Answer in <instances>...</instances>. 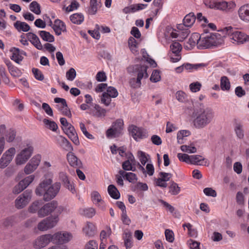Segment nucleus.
<instances>
[{
    "instance_id": "1",
    "label": "nucleus",
    "mask_w": 249,
    "mask_h": 249,
    "mask_svg": "<svg viewBox=\"0 0 249 249\" xmlns=\"http://www.w3.org/2000/svg\"><path fill=\"white\" fill-rule=\"evenodd\" d=\"M53 174L52 172H47L36 188V194L38 196H42L44 201H48L53 199L60 191L61 184L58 182L53 184Z\"/></svg>"
},
{
    "instance_id": "2",
    "label": "nucleus",
    "mask_w": 249,
    "mask_h": 249,
    "mask_svg": "<svg viewBox=\"0 0 249 249\" xmlns=\"http://www.w3.org/2000/svg\"><path fill=\"white\" fill-rule=\"evenodd\" d=\"M193 116L194 126L197 129H202L213 121L214 112L210 107H200L195 110Z\"/></svg>"
},
{
    "instance_id": "3",
    "label": "nucleus",
    "mask_w": 249,
    "mask_h": 249,
    "mask_svg": "<svg viewBox=\"0 0 249 249\" xmlns=\"http://www.w3.org/2000/svg\"><path fill=\"white\" fill-rule=\"evenodd\" d=\"M219 32L224 36H228L230 41L235 45H241L249 41V35L231 26L226 27Z\"/></svg>"
},
{
    "instance_id": "4",
    "label": "nucleus",
    "mask_w": 249,
    "mask_h": 249,
    "mask_svg": "<svg viewBox=\"0 0 249 249\" xmlns=\"http://www.w3.org/2000/svg\"><path fill=\"white\" fill-rule=\"evenodd\" d=\"M34 152V147L30 142L26 143L18 152L15 159V164L21 166L25 164Z\"/></svg>"
},
{
    "instance_id": "5",
    "label": "nucleus",
    "mask_w": 249,
    "mask_h": 249,
    "mask_svg": "<svg viewBox=\"0 0 249 249\" xmlns=\"http://www.w3.org/2000/svg\"><path fill=\"white\" fill-rule=\"evenodd\" d=\"M64 208L59 206L56 201H53L42 205L40 209L38 212V216L39 217H44L52 213H54V215H58L63 211Z\"/></svg>"
},
{
    "instance_id": "6",
    "label": "nucleus",
    "mask_w": 249,
    "mask_h": 249,
    "mask_svg": "<svg viewBox=\"0 0 249 249\" xmlns=\"http://www.w3.org/2000/svg\"><path fill=\"white\" fill-rule=\"evenodd\" d=\"M205 3L210 8L215 9L225 12H231L236 7L235 2L232 0L226 1L223 0H212L206 1Z\"/></svg>"
},
{
    "instance_id": "7",
    "label": "nucleus",
    "mask_w": 249,
    "mask_h": 249,
    "mask_svg": "<svg viewBox=\"0 0 249 249\" xmlns=\"http://www.w3.org/2000/svg\"><path fill=\"white\" fill-rule=\"evenodd\" d=\"M17 131L14 128L6 127L4 124H0V142L5 146L6 142L12 143L16 140Z\"/></svg>"
},
{
    "instance_id": "8",
    "label": "nucleus",
    "mask_w": 249,
    "mask_h": 249,
    "mask_svg": "<svg viewBox=\"0 0 249 249\" xmlns=\"http://www.w3.org/2000/svg\"><path fill=\"white\" fill-rule=\"evenodd\" d=\"M196 17L193 13H189L184 18L183 24H179L177 25L178 30L182 31V36L186 37L189 34V31L187 28L191 27L195 22Z\"/></svg>"
},
{
    "instance_id": "9",
    "label": "nucleus",
    "mask_w": 249,
    "mask_h": 249,
    "mask_svg": "<svg viewBox=\"0 0 249 249\" xmlns=\"http://www.w3.org/2000/svg\"><path fill=\"white\" fill-rule=\"evenodd\" d=\"M59 220L58 215H52L40 221L37 229L40 231H46L55 227Z\"/></svg>"
},
{
    "instance_id": "10",
    "label": "nucleus",
    "mask_w": 249,
    "mask_h": 249,
    "mask_svg": "<svg viewBox=\"0 0 249 249\" xmlns=\"http://www.w3.org/2000/svg\"><path fill=\"white\" fill-rule=\"evenodd\" d=\"M16 152V148L14 147H11L3 153L0 158V169H4L10 164L14 159Z\"/></svg>"
},
{
    "instance_id": "11",
    "label": "nucleus",
    "mask_w": 249,
    "mask_h": 249,
    "mask_svg": "<svg viewBox=\"0 0 249 249\" xmlns=\"http://www.w3.org/2000/svg\"><path fill=\"white\" fill-rule=\"evenodd\" d=\"M42 156L40 154L35 155L26 164L24 168V172L26 175H30L35 171L39 165Z\"/></svg>"
},
{
    "instance_id": "12",
    "label": "nucleus",
    "mask_w": 249,
    "mask_h": 249,
    "mask_svg": "<svg viewBox=\"0 0 249 249\" xmlns=\"http://www.w3.org/2000/svg\"><path fill=\"white\" fill-rule=\"evenodd\" d=\"M123 129V120L122 119H118L113 123L111 127L107 131V137L108 138L116 137L122 133Z\"/></svg>"
},
{
    "instance_id": "13",
    "label": "nucleus",
    "mask_w": 249,
    "mask_h": 249,
    "mask_svg": "<svg viewBox=\"0 0 249 249\" xmlns=\"http://www.w3.org/2000/svg\"><path fill=\"white\" fill-rule=\"evenodd\" d=\"M53 242L55 244H64L70 242L73 237L72 234L66 231H61L52 234Z\"/></svg>"
},
{
    "instance_id": "14",
    "label": "nucleus",
    "mask_w": 249,
    "mask_h": 249,
    "mask_svg": "<svg viewBox=\"0 0 249 249\" xmlns=\"http://www.w3.org/2000/svg\"><path fill=\"white\" fill-rule=\"evenodd\" d=\"M32 191L26 190L19 195L15 200V206L18 209H22L25 207L32 198Z\"/></svg>"
},
{
    "instance_id": "15",
    "label": "nucleus",
    "mask_w": 249,
    "mask_h": 249,
    "mask_svg": "<svg viewBox=\"0 0 249 249\" xmlns=\"http://www.w3.org/2000/svg\"><path fill=\"white\" fill-rule=\"evenodd\" d=\"M128 130L133 139L137 141L145 138L148 135V132L146 129L134 125H130L128 128Z\"/></svg>"
},
{
    "instance_id": "16",
    "label": "nucleus",
    "mask_w": 249,
    "mask_h": 249,
    "mask_svg": "<svg viewBox=\"0 0 249 249\" xmlns=\"http://www.w3.org/2000/svg\"><path fill=\"white\" fill-rule=\"evenodd\" d=\"M35 176L34 175H29L21 180L16 185L13 189V193L15 194H18L25 190L34 180Z\"/></svg>"
},
{
    "instance_id": "17",
    "label": "nucleus",
    "mask_w": 249,
    "mask_h": 249,
    "mask_svg": "<svg viewBox=\"0 0 249 249\" xmlns=\"http://www.w3.org/2000/svg\"><path fill=\"white\" fill-rule=\"evenodd\" d=\"M147 67L144 65H135L128 68V71H130L131 70H135L137 72V78L136 83L140 86L141 84V80L144 78H147L148 74L147 72Z\"/></svg>"
},
{
    "instance_id": "18",
    "label": "nucleus",
    "mask_w": 249,
    "mask_h": 249,
    "mask_svg": "<svg viewBox=\"0 0 249 249\" xmlns=\"http://www.w3.org/2000/svg\"><path fill=\"white\" fill-rule=\"evenodd\" d=\"M51 242H53L52 234H43L35 239L33 243V246L36 249H41L46 247Z\"/></svg>"
},
{
    "instance_id": "19",
    "label": "nucleus",
    "mask_w": 249,
    "mask_h": 249,
    "mask_svg": "<svg viewBox=\"0 0 249 249\" xmlns=\"http://www.w3.org/2000/svg\"><path fill=\"white\" fill-rule=\"evenodd\" d=\"M54 101L55 103H56L55 107L59 111H60L64 115H65L69 118L71 117V114L70 110L68 108L65 99L57 97L54 98Z\"/></svg>"
},
{
    "instance_id": "20",
    "label": "nucleus",
    "mask_w": 249,
    "mask_h": 249,
    "mask_svg": "<svg viewBox=\"0 0 249 249\" xmlns=\"http://www.w3.org/2000/svg\"><path fill=\"white\" fill-rule=\"evenodd\" d=\"M11 53L10 58L16 63L19 64L23 59V56L26 55V53L23 50L16 47L10 49Z\"/></svg>"
},
{
    "instance_id": "21",
    "label": "nucleus",
    "mask_w": 249,
    "mask_h": 249,
    "mask_svg": "<svg viewBox=\"0 0 249 249\" xmlns=\"http://www.w3.org/2000/svg\"><path fill=\"white\" fill-rule=\"evenodd\" d=\"M88 113L96 117H104L106 115V110L101 107L99 105L94 104L91 106Z\"/></svg>"
},
{
    "instance_id": "22",
    "label": "nucleus",
    "mask_w": 249,
    "mask_h": 249,
    "mask_svg": "<svg viewBox=\"0 0 249 249\" xmlns=\"http://www.w3.org/2000/svg\"><path fill=\"white\" fill-rule=\"evenodd\" d=\"M84 234L88 237H93L96 234L97 228L92 222H87L82 229Z\"/></svg>"
},
{
    "instance_id": "23",
    "label": "nucleus",
    "mask_w": 249,
    "mask_h": 249,
    "mask_svg": "<svg viewBox=\"0 0 249 249\" xmlns=\"http://www.w3.org/2000/svg\"><path fill=\"white\" fill-rule=\"evenodd\" d=\"M224 36L222 34L214 33L209 35L210 45L211 46H218L224 43L223 37Z\"/></svg>"
},
{
    "instance_id": "24",
    "label": "nucleus",
    "mask_w": 249,
    "mask_h": 249,
    "mask_svg": "<svg viewBox=\"0 0 249 249\" xmlns=\"http://www.w3.org/2000/svg\"><path fill=\"white\" fill-rule=\"evenodd\" d=\"M238 14L241 20L249 22V4L241 6L238 9Z\"/></svg>"
},
{
    "instance_id": "25",
    "label": "nucleus",
    "mask_w": 249,
    "mask_h": 249,
    "mask_svg": "<svg viewBox=\"0 0 249 249\" xmlns=\"http://www.w3.org/2000/svg\"><path fill=\"white\" fill-rule=\"evenodd\" d=\"M147 6V4H146L138 3L131 4L129 6L124 7L123 9V12L125 14L135 13L145 9Z\"/></svg>"
},
{
    "instance_id": "26",
    "label": "nucleus",
    "mask_w": 249,
    "mask_h": 249,
    "mask_svg": "<svg viewBox=\"0 0 249 249\" xmlns=\"http://www.w3.org/2000/svg\"><path fill=\"white\" fill-rule=\"evenodd\" d=\"M127 158V160L124 161L122 164L123 169L126 171H134L135 170V167H133L135 163L134 157L130 153L128 155Z\"/></svg>"
},
{
    "instance_id": "27",
    "label": "nucleus",
    "mask_w": 249,
    "mask_h": 249,
    "mask_svg": "<svg viewBox=\"0 0 249 249\" xmlns=\"http://www.w3.org/2000/svg\"><path fill=\"white\" fill-rule=\"evenodd\" d=\"M190 164L197 165H208V160L199 155H191Z\"/></svg>"
},
{
    "instance_id": "28",
    "label": "nucleus",
    "mask_w": 249,
    "mask_h": 249,
    "mask_svg": "<svg viewBox=\"0 0 249 249\" xmlns=\"http://www.w3.org/2000/svg\"><path fill=\"white\" fill-rule=\"evenodd\" d=\"M101 0H90L89 6L87 12L89 15H94L101 7Z\"/></svg>"
},
{
    "instance_id": "29",
    "label": "nucleus",
    "mask_w": 249,
    "mask_h": 249,
    "mask_svg": "<svg viewBox=\"0 0 249 249\" xmlns=\"http://www.w3.org/2000/svg\"><path fill=\"white\" fill-rule=\"evenodd\" d=\"M67 160L70 165L73 167L79 168L82 166V162L72 152L67 154Z\"/></svg>"
},
{
    "instance_id": "30",
    "label": "nucleus",
    "mask_w": 249,
    "mask_h": 249,
    "mask_svg": "<svg viewBox=\"0 0 249 249\" xmlns=\"http://www.w3.org/2000/svg\"><path fill=\"white\" fill-rule=\"evenodd\" d=\"M4 62L7 66L9 72L13 77H19L21 75V71L17 67L14 66L10 60L6 59Z\"/></svg>"
},
{
    "instance_id": "31",
    "label": "nucleus",
    "mask_w": 249,
    "mask_h": 249,
    "mask_svg": "<svg viewBox=\"0 0 249 249\" xmlns=\"http://www.w3.org/2000/svg\"><path fill=\"white\" fill-rule=\"evenodd\" d=\"M53 28L57 36L60 35L62 32L66 31V25L64 22L60 19L55 20Z\"/></svg>"
},
{
    "instance_id": "32",
    "label": "nucleus",
    "mask_w": 249,
    "mask_h": 249,
    "mask_svg": "<svg viewBox=\"0 0 249 249\" xmlns=\"http://www.w3.org/2000/svg\"><path fill=\"white\" fill-rule=\"evenodd\" d=\"M122 238L126 249H130L133 245L131 232L128 230H125L123 234Z\"/></svg>"
},
{
    "instance_id": "33",
    "label": "nucleus",
    "mask_w": 249,
    "mask_h": 249,
    "mask_svg": "<svg viewBox=\"0 0 249 249\" xmlns=\"http://www.w3.org/2000/svg\"><path fill=\"white\" fill-rule=\"evenodd\" d=\"M211 47L209 35L199 36L197 42V48L199 49H206Z\"/></svg>"
},
{
    "instance_id": "34",
    "label": "nucleus",
    "mask_w": 249,
    "mask_h": 249,
    "mask_svg": "<svg viewBox=\"0 0 249 249\" xmlns=\"http://www.w3.org/2000/svg\"><path fill=\"white\" fill-rule=\"evenodd\" d=\"M27 38L38 50L42 49V46L37 36L32 33H28L26 35Z\"/></svg>"
},
{
    "instance_id": "35",
    "label": "nucleus",
    "mask_w": 249,
    "mask_h": 249,
    "mask_svg": "<svg viewBox=\"0 0 249 249\" xmlns=\"http://www.w3.org/2000/svg\"><path fill=\"white\" fill-rule=\"evenodd\" d=\"M206 66V65L204 63H199L192 64L190 63H184L183 64V67L184 70L187 72H193L195 71L201 70Z\"/></svg>"
},
{
    "instance_id": "36",
    "label": "nucleus",
    "mask_w": 249,
    "mask_h": 249,
    "mask_svg": "<svg viewBox=\"0 0 249 249\" xmlns=\"http://www.w3.org/2000/svg\"><path fill=\"white\" fill-rule=\"evenodd\" d=\"M64 132L75 144L78 145L79 144L78 135L73 126Z\"/></svg>"
},
{
    "instance_id": "37",
    "label": "nucleus",
    "mask_w": 249,
    "mask_h": 249,
    "mask_svg": "<svg viewBox=\"0 0 249 249\" xmlns=\"http://www.w3.org/2000/svg\"><path fill=\"white\" fill-rule=\"evenodd\" d=\"M138 165L139 169L141 171L144 175H148L149 176L153 175L155 172V168L153 164L148 163L146 165L145 168H144L143 166L141 165L140 163H138Z\"/></svg>"
},
{
    "instance_id": "38",
    "label": "nucleus",
    "mask_w": 249,
    "mask_h": 249,
    "mask_svg": "<svg viewBox=\"0 0 249 249\" xmlns=\"http://www.w3.org/2000/svg\"><path fill=\"white\" fill-rule=\"evenodd\" d=\"M199 35L197 33L193 34L189 38L188 42L185 45V48L187 49L191 50L196 46L197 45Z\"/></svg>"
},
{
    "instance_id": "39",
    "label": "nucleus",
    "mask_w": 249,
    "mask_h": 249,
    "mask_svg": "<svg viewBox=\"0 0 249 249\" xmlns=\"http://www.w3.org/2000/svg\"><path fill=\"white\" fill-rule=\"evenodd\" d=\"M234 132L237 139L243 140L245 137L244 126L241 123H236L234 126Z\"/></svg>"
},
{
    "instance_id": "40",
    "label": "nucleus",
    "mask_w": 249,
    "mask_h": 249,
    "mask_svg": "<svg viewBox=\"0 0 249 249\" xmlns=\"http://www.w3.org/2000/svg\"><path fill=\"white\" fill-rule=\"evenodd\" d=\"M55 142L60 146H65L69 149H72V146L71 143L65 137L62 136H58L55 138Z\"/></svg>"
},
{
    "instance_id": "41",
    "label": "nucleus",
    "mask_w": 249,
    "mask_h": 249,
    "mask_svg": "<svg viewBox=\"0 0 249 249\" xmlns=\"http://www.w3.org/2000/svg\"><path fill=\"white\" fill-rule=\"evenodd\" d=\"M43 18L44 20L40 18L36 19L34 22L35 25L38 28H45L46 25V22H47L49 23V25L52 26L53 23L49 17L45 16H44Z\"/></svg>"
},
{
    "instance_id": "42",
    "label": "nucleus",
    "mask_w": 249,
    "mask_h": 249,
    "mask_svg": "<svg viewBox=\"0 0 249 249\" xmlns=\"http://www.w3.org/2000/svg\"><path fill=\"white\" fill-rule=\"evenodd\" d=\"M70 19L73 24L79 25L84 20V15L80 13H76L70 16Z\"/></svg>"
},
{
    "instance_id": "43",
    "label": "nucleus",
    "mask_w": 249,
    "mask_h": 249,
    "mask_svg": "<svg viewBox=\"0 0 249 249\" xmlns=\"http://www.w3.org/2000/svg\"><path fill=\"white\" fill-rule=\"evenodd\" d=\"M180 31L182 33V31L178 30L177 31L171 28H168L164 34V37L167 40H169L171 38H176L178 36L179 34V33H178V32Z\"/></svg>"
},
{
    "instance_id": "44",
    "label": "nucleus",
    "mask_w": 249,
    "mask_h": 249,
    "mask_svg": "<svg viewBox=\"0 0 249 249\" xmlns=\"http://www.w3.org/2000/svg\"><path fill=\"white\" fill-rule=\"evenodd\" d=\"M91 199L92 202L98 206H100V205H104V202L97 191H94L91 193Z\"/></svg>"
},
{
    "instance_id": "45",
    "label": "nucleus",
    "mask_w": 249,
    "mask_h": 249,
    "mask_svg": "<svg viewBox=\"0 0 249 249\" xmlns=\"http://www.w3.org/2000/svg\"><path fill=\"white\" fill-rule=\"evenodd\" d=\"M43 204V202L42 200H36L33 202L29 206L28 208V211L29 212L31 213H37L38 214V212L40 209L41 206Z\"/></svg>"
},
{
    "instance_id": "46",
    "label": "nucleus",
    "mask_w": 249,
    "mask_h": 249,
    "mask_svg": "<svg viewBox=\"0 0 249 249\" xmlns=\"http://www.w3.org/2000/svg\"><path fill=\"white\" fill-rule=\"evenodd\" d=\"M129 48L131 52L135 54L138 53V44L136 39L133 37H130L128 40Z\"/></svg>"
},
{
    "instance_id": "47",
    "label": "nucleus",
    "mask_w": 249,
    "mask_h": 249,
    "mask_svg": "<svg viewBox=\"0 0 249 249\" xmlns=\"http://www.w3.org/2000/svg\"><path fill=\"white\" fill-rule=\"evenodd\" d=\"M14 27L19 32H27L30 27L26 22L17 21L14 23Z\"/></svg>"
},
{
    "instance_id": "48",
    "label": "nucleus",
    "mask_w": 249,
    "mask_h": 249,
    "mask_svg": "<svg viewBox=\"0 0 249 249\" xmlns=\"http://www.w3.org/2000/svg\"><path fill=\"white\" fill-rule=\"evenodd\" d=\"M79 7V3L75 0H73L71 2V4L68 6H66V4L63 3L62 9L65 12L69 13L77 9Z\"/></svg>"
},
{
    "instance_id": "49",
    "label": "nucleus",
    "mask_w": 249,
    "mask_h": 249,
    "mask_svg": "<svg viewBox=\"0 0 249 249\" xmlns=\"http://www.w3.org/2000/svg\"><path fill=\"white\" fill-rule=\"evenodd\" d=\"M119 173L123 177H125V179L129 182L134 183L137 180V177L136 175L133 173H125L124 171H120Z\"/></svg>"
},
{
    "instance_id": "50",
    "label": "nucleus",
    "mask_w": 249,
    "mask_h": 249,
    "mask_svg": "<svg viewBox=\"0 0 249 249\" xmlns=\"http://www.w3.org/2000/svg\"><path fill=\"white\" fill-rule=\"evenodd\" d=\"M137 157L142 166H144L147 162H148L150 159V156L148 154L142 151H138Z\"/></svg>"
},
{
    "instance_id": "51",
    "label": "nucleus",
    "mask_w": 249,
    "mask_h": 249,
    "mask_svg": "<svg viewBox=\"0 0 249 249\" xmlns=\"http://www.w3.org/2000/svg\"><path fill=\"white\" fill-rule=\"evenodd\" d=\"M107 191L112 198L115 199H118L120 198V193L114 185H109L107 188Z\"/></svg>"
},
{
    "instance_id": "52",
    "label": "nucleus",
    "mask_w": 249,
    "mask_h": 249,
    "mask_svg": "<svg viewBox=\"0 0 249 249\" xmlns=\"http://www.w3.org/2000/svg\"><path fill=\"white\" fill-rule=\"evenodd\" d=\"M220 88L223 91H229L231 88L230 82L226 76H222L220 79Z\"/></svg>"
},
{
    "instance_id": "53",
    "label": "nucleus",
    "mask_w": 249,
    "mask_h": 249,
    "mask_svg": "<svg viewBox=\"0 0 249 249\" xmlns=\"http://www.w3.org/2000/svg\"><path fill=\"white\" fill-rule=\"evenodd\" d=\"M180 192V187L178 186V184L174 181L172 182L169 186V193L172 195L176 196Z\"/></svg>"
},
{
    "instance_id": "54",
    "label": "nucleus",
    "mask_w": 249,
    "mask_h": 249,
    "mask_svg": "<svg viewBox=\"0 0 249 249\" xmlns=\"http://www.w3.org/2000/svg\"><path fill=\"white\" fill-rule=\"evenodd\" d=\"M180 149L183 152L191 154L196 153L197 151L196 148L193 143L189 145H182L180 146Z\"/></svg>"
},
{
    "instance_id": "55",
    "label": "nucleus",
    "mask_w": 249,
    "mask_h": 249,
    "mask_svg": "<svg viewBox=\"0 0 249 249\" xmlns=\"http://www.w3.org/2000/svg\"><path fill=\"white\" fill-rule=\"evenodd\" d=\"M43 122L47 128L53 131H56L58 129L57 124L54 121L44 119L43 120Z\"/></svg>"
},
{
    "instance_id": "56",
    "label": "nucleus",
    "mask_w": 249,
    "mask_h": 249,
    "mask_svg": "<svg viewBox=\"0 0 249 249\" xmlns=\"http://www.w3.org/2000/svg\"><path fill=\"white\" fill-rule=\"evenodd\" d=\"M112 231L110 227L107 226L100 233L101 241H107V239L111 234Z\"/></svg>"
},
{
    "instance_id": "57",
    "label": "nucleus",
    "mask_w": 249,
    "mask_h": 249,
    "mask_svg": "<svg viewBox=\"0 0 249 249\" xmlns=\"http://www.w3.org/2000/svg\"><path fill=\"white\" fill-rule=\"evenodd\" d=\"M39 35L41 38L44 41L49 42H52L54 41L53 36L48 32L45 31H41L39 32Z\"/></svg>"
},
{
    "instance_id": "58",
    "label": "nucleus",
    "mask_w": 249,
    "mask_h": 249,
    "mask_svg": "<svg viewBox=\"0 0 249 249\" xmlns=\"http://www.w3.org/2000/svg\"><path fill=\"white\" fill-rule=\"evenodd\" d=\"M182 227L185 229L186 227L188 230V234L192 237H196L197 235V231L193 228V226L190 223H186L182 225Z\"/></svg>"
},
{
    "instance_id": "59",
    "label": "nucleus",
    "mask_w": 249,
    "mask_h": 249,
    "mask_svg": "<svg viewBox=\"0 0 249 249\" xmlns=\"http://www.w3.org/2000/svg\"><path fill=\"white\" fill-rule=\"evenodd\" d=\"M177 100L181 103H185L188 101L187 95L183 91L179 90L176 93Z\"/></svg>"
},
{
    "instance_id": "60",
    "label": "nucleus",
    "mask_w": 249,
    "mask_h": 249,
    "mask_svg": "<svg viewBox=\"0 0 249 249\" xmlns=\"http://www.w3.org/2000/svg\"><path fill=\"white\" fill-rule=\"evenodd\" d=\"M29 9L36 15H39L41 13L40 6L36 1H33L30 4Z\"/></svg>"
},
{
    "instance_id": "61",
    "label": "nucleus",
    "mask_w": 249,
    "mask_h": 249,
    "mask_svg": "<svg viewBox=\"0 0 249 249\" xmlns=\"http://www.w3.org/2000/svg\"><path fill=\"white\" fill-rule=\"evenodd\" d=\"M190 134V132L188 130H182L178 131L177 134V140L178 143L180 144L183 143V138L188 136Z\"/></svg>"
},
{
    "instance_id": "62",
    "label": "nucleus",
    "mask_w": 249,
    "mask_h": 249,
    "mask_svg": "<svg viewBox=\"0 0 249 249\" xmlns=\"http://www.w3.org/2000/svg\"><path fill=\"white\" fill-rule=\"evenodd\" d=\"M95 213L96 211L93 208H85L82 210V214L89 218L92 217Z\"/></svg>"
},
{
    "instance_id": "63",
    "label": "nucleus",
    "mask_w": 249,
    "mask_h": 249,
    "mask_svg": "<svg viewBox=\"0 0 249 249\" xmlns=\"http://www.w3.org/2000/svg\"><path fill=\"white\" fill-rule=\"evenodd\" d=\"M170 49L173 54H178L180 53L182 46L179 43L174 42L170 45Z\"/></svg>"
},
{
    "instance_id": "64",
    "label": "nucleus",
    "mask_w": 249,
    "mask_h": 249,
    "mask_svg": "<svg viewBox=\"0 0 249 249\" xmlns=\"http://www.w3.org/2000/svg\"><path fill=\"white\" fill-rule=\"evenodd\" d=\"M177 157L179 160L181 162H184L188 164H190L191 155L185 153H178Z\"/></svg>"
}]
</instances>
